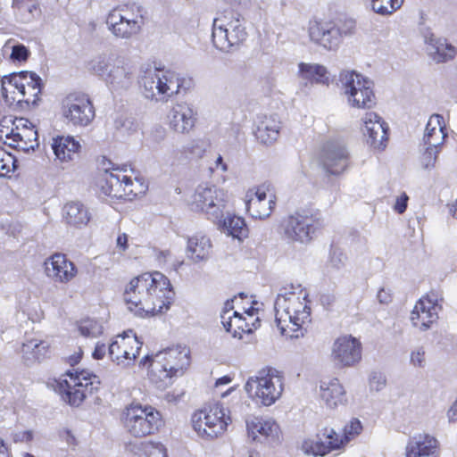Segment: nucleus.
<instances>
[{
  "instance_id": "obj_62",
  "label": "nucleus",
  "mask_w": 457,
  "mask_h": 457,
  "mask_svg": "<svg viewBox=\"0 0 457 457\" xmlns=\"http://www.w3.org/2000/svg\"><path fill=\"white\" fill-rule=\"evenodd\" d=\"M215 168L220 169L221 171L225 172L228 170L227 164L223 162V158L221 155H219L215 162Z\"/></svg>"
},
{
  "instance_id": "obj_25",
  "label": "nucleus",
  "mask_w": 457,
  "mask_h": 457,
  "mask_svg": "<svg viewBox=\"0 0 457 457\" xmlns=\"http://www.w3.org/2000/svg\"><path fill=\"white\" fill-rule=\"evenodd\" d=\"M440 309L436 295L422 297L416 303L411 313V321L420 331H426L437 320Z\"/></svg>"
},
{
  "instance_id": "obj_15",
  "label": "nucleus",
  "mask_w": 457,
  "mask_h": 457,
  "mask_svg": "<svg viewBox=\"0 0 457 457\" xmlns=\"http://www.w3.org/2000/svg\"><path fill=\"white\" fill-rule=\"evenodd\" d=\"M227 205L225 192L216 187L199 186L195 189L191 201V207L204 212L213 222H220Z\"/></svg>"
},
{
  "instance_id": "obj_57",
  "label": "nucleus",
  "mask_w": 457,
  "mask_h": 457,
  "mask_svg": "<svg viewBox=\"0 0 457 457\" xmlns=\"http://www.w3.org/2000/svg\"><path fill=\"white\" fill-rule=\"evenodd\" d=\"M105 353H106V346H105V345L104 344L97 343L96 347H95V350H94L92 355H93L94 359L101 360L105 355Z\"/></svg>"
},
{
  "instance_id": "obj_56",
  "label": "nucleus",
  "mask_w": 457,
  "mask_h": 457,
  "mask_svg": "<svg viewBox=\"0 0 457 457\" xmlns=\"http://www.w3.org/2000/svg\"><path fill=\"white\" fill-rule=\"evenodd\" d=\"M408 200V195L405 193H403L399 197L396 198L394 210L399 214L403 213L406 211Z\"/></svg>"
},
{
  "instance_id": "obj_7",
  "label": "nucleus",
  "mask_w": 457,
  "mask_h": 457,
  "mask_svg": "<svg viewBox=\"0 0 457 457\" xmlns=\"http://www.w3.org/2000/svg\"><path fill=\"white\" fill-rule=\"evenodd\" d=\"M245 390L257 404L265 407L271 406L283 394L284 377L274 368H262L247 379Z\"/></svg>"
},
{
  "instance_id": "obj_5",
  "label": "nucleus",
  "mask_w": 457,
  "mask_h": 457,
  "mask_svg": "<svg viewBox=\"0 0 457 457\" xmlns=\"http://www.w3.org/2000/svg\"><path fill=\"white\" fill-rule=\"evenodd\" d=\"M89 69L104 78L112 92L128 90L134 80L135 69L129 60L115 54L96 56L89 62Z\"/></svg>"
},
{
  "instance_id": "obj_54",
  "label": "nucleus",
  "mask_w": 457,
  "mask_h": 457,
  "mask_svg": "<svg viewBox=\"0 0 457 457\" xmlns=\"http://www.w3.org/2000/svg\"><path fill=\"white\" fill-rule=\"evenodd\" d=\"M29 50L23 45H16L12 46L11 58L13 61L22 62L29 57Z\"/></svg>"
},
{
  "instance_id": "obj_12",
  "label": "nucleus",
  "mask_w": 457,
  "mask_h": 457,
  "mask_svg": "<svg viewBox=\"0 0 457 457\" xmlns=\"http://www.w3.org/2000/svg\"><path fill=\"white\" fill-rule=\"evenodd\" d=\"M123 424L133 436L141 437L151 435L162 426L161 413L150 405L131 403L123 412Z\"/></svg>"
},
{
  "instance_id": "obj_29",
  "label": "nucleus",
  "mask_w": 457,
  "mask_h": 457,
  "mask_svg": "<svg viewBox=\"0 0 457 457\" xmlns=\"http://www.w3.org/2000/svg\"><path fill=\"white\" fill-rule=\"evenodd\" d=\"M196 122V112L187 103L175 104L169 114L170 128L179 134H188Z\"/></svg>"
},
{
  "instance_id": "obj_45",
  "label": "nucleus",
  "mask_w": 457,
  "mask_h": 457,
  "mask_svg": "<svg viewBox=\"0 0 457 457\" xmlns=\"http://www.w3.org/2000/svg\"><path fill=\"white\" fill-rule=\"evenodd\" d=\"M232 330L228 331L233 335L234 337H242V333H251L252 328L249 323L243 318L242 315L235 311L232 313Z\"/></svg>"
},
{
  "instance_id": "obj_53",
  "label": "nucleus",
  "mask_w": 457,
  "mask_h": 457,
  "mask_svg": "<svg viewBox=\"0 0 457 457\" xmlns=\"http://www.w3.org/2000/svg\"><path fill=\"white\" fill-rule=\"evenodd\" d=\"M347 257L338 249L332 250L330 253V264L337 270H341L345 266Z\"/></svg>"
},
{
  "instance_id": "obj_16",
  "label": "nucleus",
  "mask_w": 457,
  "mask_h": 457,
  "mask_svg": "<svg viewBox=\"0 0 457 457\" xmlns=\"http://www.w3.org/2000/svg\"><path fill=\"white\" fill-rule=\"evenodd\" d=\"M62 114L76 127H87L95 116V108L89 96L82 93L67 95L62 102Z\"/></svg>"
},
{
  "instance_id": "obj_2",
  "label": "nucleus",
  "mask_w": 457,
  "mask_h": 457,
  "mask_svg": "<svg viewBox=\"0 0 457 457\" xmlns=\"http://www.w3.org/2000/svg\"><path fill=\"white\" fill-rule=\"evenodd\" d=\"M308 292L300 285L280 288L274 303L275 321L282 335L297 332L311 322Z\"/></svg>"
},
{
  "instance_id": "obj_24",
  "label": "nucleus",
  "mask_w": 457,
  "mask_h": 457,
  "mask_svg": "<svg viewBox=\"0 0 457 457\" xmlns=\"http://www.w3.org/2000/svg\"><path fill=\"white\" fill-rule=\"evenodd\" d=\"M45 273L55 283L67 284L78 274L76 265L63 253H56L44 262Z\"/></svg>"
},
{
  "instance_id": "obj_30",
  "label": "nucleus",
  "mask_w": 457,
  "mask_h": 457,
  "mask_svg": "<svg viewBox=\"0 0 457 457\" xmlns=\"http://www.w3.org/2000/svg\"><path fill=\"white\" fill-rule=\"evenodd\" d=\"M281 129V121L277 114L259 117L254 135L256 139L263 145H271L278 137Z\"/></svg>"
},
{
  "instance_id": "obj_9",
  "label": "nucleus",
  "mask_w": 457,
  "mask_h": 457,
  "mask_svg": "<svg viewBox=\"0 0 457 457\" xmlns=\"http://www.w3.org/2000/svg\"><path fill=\"white\" fill-rule=\"evenodd\" d=\"M41 89V79L35 72H13L2 78V96L10 104L13 102L35 104Z\"/></svg>"
},
{
  "instance_id": "obj_49",
  "label": "nucleus",
  "mask_w": 457,
  "mask_h": 457,
  "mask_svg": "<svg viewBox=\"0 0 457 457\" xmlns=\"http://www.w3.org/2000/svg\"><path fill=\"white\" fill-rule=\"evenodd\" d=\"M15 162V158L0 146V177H5L14 170Z\"/></svg>"
},
{
  "instance_id": "obj_52",
  "label": "nucleus",
  "mask_w": 457,
  "mask_h": 457,
  "mask_svg": "<svg viewBox=\"0 0 457 457\" xmlns=\"http://www.w3.org/2000/svg\"><path fill=\"white\" fill-rule=\"evenodd\" d=\"M369 385L370 390L381 391L386 385L385 374L379 371H372L369 378Z\"/></svg>"
},
{
  "instance_id": "obj_28",
  "label": "nucleus",
  "mask_w": 457,
  "mask_h": 457,
  "mask_svg": "<svg viewBox=\"0 0 457 457\" xmlns=\"http://www.w3.org/2000/svg\"><path fill=\"white\" fill-rule=\"evenodd\" d=\"M406 457H440V443L427 433L414 435L406 445Z\"/></svg>"
},
{
  "instance_id": "obj_1",
  "label": "nucleus",
  "mask_w": 457,
  "mask_h": 457,
  "mask_svg": "<svg viewBox=\"0 0 457 457\" xmlns=\"http://www.w3.org/2000/svg\"><path fill=\"white\" fill-rule=\"evenodd\" d=\"M169 278L161 272H145L132 278L124 291V301L130 312L139 317L162 313L173 299Z\"/></svg>"
},
{
  "instance_id": "obj_46",
  "label": "nucleus",
  "mask_w": 457,
  "mask_h": 457,
  "mask_svg": "<svg viewBox=\"0 0 457 457\" xmlns=\"http://www.w3.org/2000/svg\"><path fill=\"white\" fill-rule=\"evenodd\" d=\"M141 450L145 457H168L165 446L159 442H144Z\"/></svg>"
},
{
  "instance_id": "obj_36",
  "label": "nucleus",
  "mask_w": 457,
  "mask_h": 457,
  "mask_svg": "<svg viewBox=\"0 0 457 457\" xmlns=\"http://www.w3.org/2000/svg\"><path fill=\"white\" fill-rule=\"evenodd\" d=\"M21 351L23 359L31 363L45 358L48 351V344L37 338L28 339L22 343Z\"/></svg>"
},
{
  "instance_id": "obj_33",
  "label": "nucleus",
  "mask_w": 457,
  "mask_h": 457,
  "mask_svg": "<svg viewBox=\"0 0 457 457\" xmlns=\"http://www.w3.org/2000/svg\"><path fill=\"white\" fill-rule=\"evenodd\" d=\"M444 117L440 114H433L426 125L423 141L427 145L441 147L446 133Z\"/></svg>"
},
{
  "instance_id": "obj_6",
  "label": "nucleus",
  "mask_w": 457,
  "mask_h": 457,
  "mask_svg": "<svg viewBox=\"0 0 457 457\" xmlns=\"http://www.w3.org/2000/svg\"><path fill=\"white\" fill-rule=\"evenodd\" d=\"M247 36L245 21L240 13L224 12L213 19L212 39L218 50L233 52L246 40Z\"/></svg>"
},
{
  "instance_id": "obj_55",
  "label": "nucleus",
  "mask_w": 457,
  "mask_h": 457,
  "mask_svg": "<svg viewBox=\"0 0 457 457\" xmlns=\"http://www.w3.org/2000/svg\"><path fill=\"white\" fill-rule=\"evenodd\" d=\"M18 9L21 13L28 12L29 17L28 20L35 16V12H38V7L36 3L32 0H26L25 3H21V4H17Z\"/></svg>"
},
{
  "instance_id": "obj_47",
  "label": "nucleus",
  "mask_w": 457,
  "mask_h": 457,
  "mask_svg": "<svg viewBox=\"0 0 457 457\" xmlns=\"http://www.w3.org/2000/svg\"><path fill=\"white\" fill-rule=\"evenodd\" d=\"M123 198L131 200L133 197L144 192L143 185L138 179L134 181L130 177L125 174H123Z\"/></svg>"
},
{
  "instance_id": "obj_41",
  "label": "nucleus",
  "mask_w": 457,
  "mask_h": 457,
  "mask_svg": "<svg viewBox=\"0 0 457 457\" xmlns=\"http://www.w3.org/2000/svg\"><path fill=\"white\" fill-rule=\"evenodd\" d=\"M404 0H370V6L374 12L382 16L393 14L401 8Z\"/></svg>"
},
{
  "instance_id": "obj_26",
  "label": "nucleus",
  "mask_w": 457,
  "mask_h": 457,
  "mask_svg": "<svg viewBox=\"0 0 457 457\" xmlns=\"http://www.w3.org/2000/svg\"><path fill=\"white\" fill-rule=\"evenodd\" d=\"M245 422L247 435L253 441L273 442L278 438L279 427L271 418L252 417Z\"/></svg>"
},
{
  "instance_id": "obj_4",
  "label": "nucleus",
  "mask_w": 457,
  "mask_h": 457,
  "mask_svg": "<svg viewBox=\"0 0 457 457\" xmlns=\"http://www.w3.org/2000/svg\"><path fill=\"white\" fill-rule=\"evenodd\" d=\"M190 85V79L178 72L159 68L147 69L140 79L145 97L155 101H167L175 95L186 92Z\"/></svg>"
},
{
  "instance_id": "obj_51",
  "label": "nucleus",
  "mask_w": 457,
  "mask_h": 457,
  "mask_svg": "<svg viewBox=\"0 0 457 457\" xmlns=\"http://www.w3.org/2000/svg\"><path fill=\"white\" fill-rule=\"evenodd\" d=\"M410 362L415 368H424L426 366V351L423 346H418L411 352Z\"/></svg>"
},
{
  "instance_id": "obj_27",
  "label": "nucleus",
  "mask_w": 457,
  "mask_h": 457,
  "mask_svg": "<svg viewBox=\"0 0 457 457\" xmlns=\"http://www.w3.org/2000/svg\"><path fill=\"white\" fill-rule=\"evenodd\" d=\"M319 396L326 408L330 410H335L347 403L345 386L337 378H328L320 382Z\"/></svg>"
},
{
  "instance_id": "obj_8",
  "label": "nucleus",
  "mask_w": 457,
  "mask_h": 457,
  "mask_svg": "<svg viewBox=\"0 0 457 457\" xmlns=\"http://www.w3.org/2000/svg\"><path fill=\"white\" fill-rule=\"evenodd\" d=\"M99 378L89 370H69L56 381L55 390L70 405L79 406L99 388Z\"/></svg>"
},
{
  "instance_id": "obj_64",
  "label": "nucleus",
  "mask_w": 457,
  "mask_h": 457,
  "mask_svg": "<svg viewBox=\"0 0 457 457\" xmlns=\"http://www.w3.org/2000/svg\"><path fill=\"white\" fill-rule=\"evenodd\" d=\"M230 381H231V378L229 377L224 376L216 381V386H219L220 385H227V384L230 383Z\"/></svg>"
},
{
  "instance_id": "obj_19",
  "label": "nucleus",
  "mask_w": 457,
  "mask_h": 457,
  "mask_svg": "<svg viewBox=\"0 0 457 457\" xmlns=\"http://www.w3.org/2000/svg\"><path fill=\"white\" fill-rule=\"evenodd\" d=\"M361 343L352 336L337 337L331 349V358L340 368L353 367L361 360Z\"/></svg>"
},
{
  "instance_id": "obj_35",
  "label": "nucleus",
  "mask_w": 457,
  "mask_h": 457,
  "mask_svg": "<svg viewBox=\"0 0 457 457\" xmlns=\"http://www.w3.org/2000/svg\"><path fill=\"white\" fill-rule=\"evenodd\" d=\"M114 171L105 172L104 183L101 185L103 193L113 198H123V173L115 169Z\"/></svg>"
},
{
  "instance_id": "obj_38",
  "label": "nucleus",
  "mask_w": 457,
  "mask_h": 457,
  "mask_svg": "<svg viewBox=\"0 0 457 457\" xmlns=\"http://www.w3.org/2000/svg\"><path fill=\"white\" fill-rule=\"evenodd\" d=\"M212 244L205 236H195L188 239L187 250L194 262L206 260L211 253Z\"/></svg>"
},
{
  "instance_id": "obj_48",
  "label": "nucleus",
  "mask_w": 457,
  "mask_h": 457,
  "mask_svg": "<svg viewBox=\"0 0 457 457\" xmlns=\"http://www.w3.org/2000/svg\"><path fill=\"white\" fill-rule=\"evenodd\" d=\"M362 431L361 422L356 419L353 418L345 426L343 430V440H345L347 445L349 442L357 437Z\"/></svg>"
},
{
  "instance_id": "obj_43",
  "label": "nucleus",
  "mask_w": 457,
  "mask_h": 457,
  "mask_svg": "<svg viewBox=\"0 0 457 457\" xmlns=\"http://www.w3.org/2000/svg\"><path fill=\"white\" fill-rule=\"evenodd\" d=\"M79 331L85 337H96L103 333V326L97 320L86 319L79 322Z\"/></svg>"
},
{
  "instance_id": "obj_10",
  "label": "nucleus",
  "mask_w": 457,
  "mask_h": 457,
  "mask_svg": "<svg viewBox=\"0 0 457 457\" xmlns=\"http://www.w3.org/2000/svg\"><path fill=\"white\" fill-rule=\"evenodd\" d=\"M338 83L350 107L371 109L376 105L373 83L362 74L352 70H344L339 73Z\"/></svg>"
},
{
  "instance_id": "obj_63",
  "label": "nucleus",
  "mask_w": 457,
  "mask_h": 457,
  "mask_svg": "<svg viewBox=\"0 0 457 457\" xmlns=\"http://www.w3.org/2000/svg\"><path fill=\"white\" fill-rule=\"evenodd\" d=\"M0 457H9L8 450L1 439H0Z\"/></svg>"
},
{
  "instance_id": "obj_59",
  "label": "nucleus",
  "mask_w": 457,
  "mask_h": 457,
  "mask_svg": "<svg viewBox=\"0 0 457 457\" xmlns=\"http://www.w3.org/2000/svg\"><path fill=\"white\" fill-rule=\"evenodd\" d=\"M116 246L121 250L125 251L128 248V236L125 233L120 234L116 239Z\"/></svg>"
},
{
  "instance_id": "obj_31",
  "label": "nucleus",
  "mask_w": 457,
  "mask_h": 457,
  "mask_svg": "<svg viewBox=\"0 0 457 457\" xmlns=\"http://www.w3.org/2000/svg\"><path fill=\"white\" fill-rule=\"evenodd\" d=\"M80 148L79 141L71 136H58L53 138L52 149L55 155V160L61 163L71 162Z\"/></svg>"
},
{
  "instance_id": "obj_40",
  "label": "nucleus",
  "mask_w": 457,
  "mask_h": 457,
  "mask_svg": "<svg viewBox=\"0 0 457 457\" xmlns=\"http://www.w3.org/2000/svg\"><path fill=\"white\" fill-rule=\"evenodd\" d=\"M302 450L305 454L313 456H325L329 453L328 447L320 431L314 436L304 439L302 444Z\"/></svg>"
},
{
  "instance_id": "obj_22",
  "label": "nucleus",
  "mask_w": 457,
  "mask_h": 457,
  "mask_svg": "<svg viewBox=\"0 0 457 457\" xmlns=\"http://www.w3.org/2000/svg\"><path fill=\"white\" fill-rule=\"evenodd\" d=\"M15 129H8L4 133L0 130L1 136L10 140L9 145L18 151L28 153L38 146L37 131L34 126L28 120L21 119Z\"/></svg>"
},
{
  "instance_id": "obj_14",
  "label": "nucleus",
  "mask_w": 457,
  "mask_h": 457,
  "mask_svg": "<svg viewBox=\"0 0 457 457\" xmlns=\"http://www.w3.org/2000/svg\"><path fill=\"white\" fill-rule=\"evenodd\" d=\"M355 22L348 21L343 28H339L333 21H311L308 26L310 40L328 51H336L344 36L353 33Z\"/></svg>"
},
{
  "instance_id": "obj_44",
  "label": "nucleus",
  "mask_w": 457,
  "mask_h": 457,
  "mask_svg": "<svg viewBox=\"0 0 457 457\" xmlns=\"http://www.w3.org/2000/svg\"><path fill=\"white\" fill-rule=\"evenodd\" d=\"M245 295L244 293H240L238 296H235L233 299L228 300L225 304L224 308L222 310V312L220 314L221 323L223 325V328L226 329V331H231L232 330V315L231 312H233L234 309V303L237 302L238 299H244Z\"/></svg>"
},
{
  "instance_id": "obj_11",
  "label": "nucleus",
  "mask_w": 457,
  "mask_h": 457,
  "mask_svg": "<svg viewBox=\"0 0 457 457\" xmlns=\"http://www.w3.org/2000/svg\"><path fill=\"white\" fill-rule=\"evenodd\" d=\"M105 23L113 37L129 40L141 32L145 21L140 6L121 4L108 12Z\"/></svg>"
},
{
  "instance_id": "obj_39",
  "label": "nucleus",
  "mask_w": 457,
  "mask_h": 457,
  "mask_svg": "<svg viewBox=\"0 0 457 457\" xmlns=\"http://www.w3.org/2000/svg\"><path fill=\"white\" fill-rule=\"evenodd\" d=\"M66 221L74 226L87 225L90 220L87 209L80 203H69L64 207Z\"/></svg>"
},
{
  "instance_id": "obj_21",
  "label": "nucleus",
  "mask_w": 457,
  "mask_h": 457,
  "mask_svg": "<svg viewBox=\"0 0 457 457\" xmlns=\"http://www.w3.org/2000/svg\"><path fill=\"white\" fill-rule=\"evenodd\" d=\"M246 210L253 219H266L276 205V196L270 186L262 185L247 193Z\"/></svg>"
},
{
  "instance_id": "obj_32",
  "label": "nucleus",
  "mask_w": 457,
  "mask_h": 457,
  "mask_svg": "<svg viewBox=\"0 0 457 457\" xmlns=\"http://www.w3.org/2000/svg\"><path fill=\"white\" fill-rule=\"evenodd\" d=\"M298 77L308 84H329V73L327 68L318 63L300 62L298 64Z\"/></svg>"
},
{
  "instance_id": "obj_37",
  "label": "nucleus",
  "mask_w": 457,
  "mask_h": 457,
  "mask_svg": "<svg viewBox=\"0 0 457 457\" xmlns=\"http://www.w3.org/2000/svg\"><path fill=\"white\" fill-rule=\"evenodd\" d=\"M218 223L222 225L223 232L239 241L248 237V228L242 217L229 215Z\"/></svg>"
},
{
  "instance_id": "obj_58",
  "label": "nucleus",
  "mask_w": 457,
  "mask_h": 457,
  "mask_svg": "<svg viewBox=\"0 0 457 457\" xmlns=\"http://www.w3.org/2000/svg\"><path fill=\"white\" fill-rule=\"evenodd\" d=\"M377 297L380 303H388L392 300V296L389 290H386L385 288H381L378 292Z\"/></svg>"
},
{
  "instance_id": "obj_3",
  "label": "nucleus",
  "mask_w": 457,
  "mask_h": 457,
  "mask_svg": "<svg viewBox=\"0 0 457 457\" xmlns=\"http://www.w3.org/2000/svg\"><path fill=\"white\" fill-rule=\"evenodd\" d=\"M150 362L149 378L161 390L172 384V378L184 374L190 364L189 350L182 346L167 348L154 356H145L140 363L145 366Z\"/></svg>"
},
{
  "instance_id": "obj_20",
  "label": "nucleus",
  "mask_w": 457,
  "mask_h": 457,
  "mask_svg": "<svg viewBox=\"0 0 457 457\" xmlns=\"http://www.w3.org/2000/svg\"><path fill=\"white\" fill-rule=\"evenodd\" d=\"M361 122V129L367 144L374 149H384L387 141V123L375 112H366Z\"/></svg>"
},
{
  "instance_id": "obj_42",
  "label": "nucleus",
  "mask_w": 457,
  "mask_h": 457,
  "mask_svg": "<svg viewBox=\"0 0 457 457\" xmlns=\"http://www.w3.org/2000/svg\"><path fill=\"white\" fill-rule=\"evenodd\" d=\"M321 436L328 447L329 453L336 450H342L346 446L343 436L339 435L332 428H324L320 430Z\"/></svg>"
},
{
  "instance_id": "obj_60",
  "label": "nucleus",
  "mask_w": 457,
  "mask_h": 457,
  "mask_svg": "<svg viewBox=\"0 0 457 457\" xmlns=\"http://www.w3.org/2000/svg\"><path fill=\"white\" fill-rule=\"evenodd\" d=\"M447 418L449 422L457 421V400L453 403L451 408L447 411Z\"/></svg>"
},
{
  "instance_id": "obj_13",
  "label": "nucleus",
  "mask_w": 457,
  "mask_h": 457,
  "mask_svg": "<svg viewBox=\"0 0 457 457\" xmlns=\"http://www.w3.org/2000/svg\"><path fill=\"white\" fill-rule=\"evenodd\" d=\"M228 410L221 404L215 403L195 412L192 416V425L199 436L213 439L221 436L227 429L230 417Z\"/></svg>"
},
{
  "instance_id": "obj_18",
  "label": "nucleus",
  "mask_w": 457,
  "mask_h": 457,
  "mask_svg": "<svg viewBox=\"0 0 457 457\" xmlns=\"http://www.w3.org/2000/svg\"><path fill=\"white\" fill-rule=\"evenodd\" d=\"M141 346L142 343L138 341L136 335L132 334V331H129L116 337L108 347V353L114 363L127 367L134 362Z\"/></svg>"
},
{
  "instance_id": "obj_50",
  "label": "nucleus",
  "mask_w": 457,
  "mask_h": 457,
  "mask_svg": "<svg viewBox=\"0 0 457 457\" xmlns=\"http://www.w3.org/2000/svg\"><path fill=\"white\" fill-rule=\"evenodd\" d=\"M439 152L440 147L428 145L420 158L422 167L426 170L432 169L435 166Z\"/></svg>"
},
{
  "instance_id": "obj_34",
  "label": "nucleus",
  "mask_w": 457,
  "mask_h": 457,
  "mask_svg": "<svg viewBox=\"0 0 457 457\" xmlns=\"http://www.w3.org/2000/svg\"><path fill=\"white\" fill-rule=\"evenodd\" d=\"M425 42L428 45V54L437 62L451 60L456 54L453 46L448 44L445 39L436 38L433 34L426 36Z\"/></svg>"
},
{
  "instance_id": "obj_23",
  "label": "nucleus",
  "mask_w": 457,
  "mask_h": 457,
  "mask_svg": "<svg viewBox=\"0 0 457 457\" xmlns=\"http://www.w3.org/2000/svg\"><path fill=\"white\" fill-rule=\"evenodd\" d=\"M320 162L327 172L338 175L346 170L349 154L341 142L328 141L322 146Z\"/></svg>"
},
{
  "instance_id": "obj_61",
  "label": "nucleus",
  "mask_w": 457,
  "mask_h": 457,
  "mask_svg": "<svg viewBox=\"0 0 457 457\" xmlns=\"http://www.w3.org/2000/svg\"><path fill=\"white\" fill-rule=\"evenodd\" d=\"M171 253L170 251H161L157 254V261L160 263H165L170 257Z\"/></svg>"
},
{
  "instance_id": "obj_17",
  "label": "nucleus",
  "mask_w": 457,
  "mask_h": 457,
  "mask_svg": "<svg viewBox=\"0 0 457 457\" xmlns=\"http://www.w3.org/2000/svg\"><path fill=\"white\" fill-rule=\"evenodd\" d=\"M282 229L290 242L308 244L315 235L317 228L312 216L295 212L283 220Z\"/></svg>"
}]
</instances>
